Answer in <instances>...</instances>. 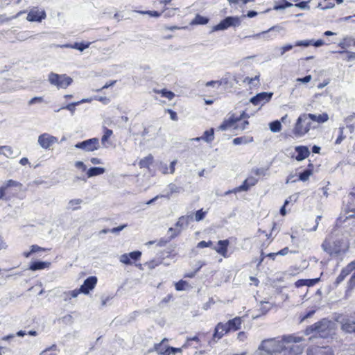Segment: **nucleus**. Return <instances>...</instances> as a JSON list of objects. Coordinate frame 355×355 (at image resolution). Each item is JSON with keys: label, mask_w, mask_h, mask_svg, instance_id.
<instances>
[{"label": "nucleus", "mask_w": 355, "mask_h": 355, "mask_svg": "<svg viewBox=\"0 0 355 355\" xmlns=\"http://www.w3.org/2000/svg\"><path fill=\"white\" fill-rule=\"evenodd\" d=\"M302 337L285 336L281 340L270 338L261 342L258 348L259 355H299L304 347L300 344Z\"/></svg>", "instance_id": "obj_1"}, {"label": "nucleus", "mask_w": 355, "mask_h": 355, "mask_svg": "<svg viewBox=\"0 0 355 355\" xmlns=\"http://www.w3.org/2000/svg\"><path fill=\"white\" fill-rule=\"evenodd\" d=\"M349 243L343 234L331 233L326 236L321 248L332 258L341 257L349 250Z\"/></svg>", "instance_id": "obj_2"}, {"label": "nucleus", "mask_w": 355, "mask_h": 355, "mask_svg": "<svg viewBox=\"0 0 355 355\" xmlns=\"http://www.w3.org/2000/svg\"><path fill=\"white\" fill-rule=\"evenodd\" d=\"M334 329V323L333 322L327 319H322L314 324L308 327L306 329L305 333L308 335L315 332L320 337L325 338L331 334Z\"/></svg>", "instance_id": "obj_3"}, {"label": "nucleus", "mask_w": 355, "mask_h": 355, "mask_svg": "<svg viewBox=\"0 0 355 355\" xmlns=\"http://www.w3.org/2000/svg\"><path fill=\"white\" fill-rule=\"evenodd\" d=\"M51 85L59 89H66L73 83V79L67 74H58L51 72L48 76Z\"/></svg>", "instance_id": "obj_4"}, {"label": "nucleus", "mask_w": 355, "mask_h": 355, "mask_svg": "<svg viewBox=\"0 0 355 355\" xmlns=\"http://www.w3.org/2000/svg\"><path fill=\"white\" fill-rule=\"evenodd\" d=\"M241 24V20L240 17L227 16L223 19L218 24L214 26L211 32L225 31L231 27H239Z\"/></svg>", "instance_id": "obj_5"}, {"label": "nucleus", "mask_w": 355, "mask_h": 355, "mask_svg": "<svg viewBox=\"0 0 355 355\" xmlns=\"http://www.w3.org/2000/svg\"><path fill=\"white\" fill-rule=\"evenodd\" d=\"M78 149H81L85 152H93L100 148L99 139L97 137H93L78 142L74 145Z\"/></svg>", "instance_id": "obj_6"}, {"label": "nucleus", "mask_w": 355, "mask_h": 355, "mask_svg": "<svg viewBox=\"0 0 355 355\" xmlns=\"http://www.w3.org/2000/svg\"><path fill=\"white\" fill-rule=\"evenodd\" d=\"M273 96L272 92H263L257 94L250 99V102L254 105H264L269 102Z\"/></svg>", "instance_id": "obj_7"}, {"label": "nucleus", "mask_w": 355, "mask_h": 355, "mask_svg": "<svg viewBox=\"0 0 355 355\" xmlns=\"http://www.w3.org/2000/svg\"><path fill=\"white\" fill-rule=\"evenodd\" d=\"M282 30V27L277 25V26H273L272 27H270L269 29H268L267 31H262L261 33H257V34H254L252 35H248V36H245V38H254V39H257V38H259L260 37H263L264 39L267 40H273L274 38L276 37V35L275 34H270V33L272 31H277V32H279Z\"/></svg>", "instance_id": "obj_8"}, {"label": "nucleus", "mask_w": 355, "mask_h": 355, "mask_svg": "<svg viewBox=\"0 0 355 355\" xmlns=\"http://www.w3.org/2000/svg\"><path fill=\"white\" fill-rule=\"evenodd\" d=\"M98 279L96 276H89L86 278L83 284L80 286V289L84 295L89 294L90 291L94 290L96 286Z\"/></svg>", "instance_id": "obj_9"}, {"label": "nucleus", "mask_w": 355, "mask_h": 355, "mask_svg": "<svg viewBox=\"0 0 355 355\" xmlns=\"http://www.w3.org/2000/svg\"><path fill=\"white\" fill-rule=\"evenodd\" d=\"M141 257V252L135 250L129 253L123 254L120 257V261L125 265H132L134 262L139 260Z\"/></svg>", "instance_id": "obj_10"}, {"label": "nucleus", "mask_w": 355, "mask_h": 355, "mask_svg": "<svg viewBox=\"0 0 355 355\" xmlns=\"http://www.w3.org/2000/svg\"><path fill=\"white\" fill-rule=\"evenodd\" d=\"M307 121L304 114H301L297 119L293 132L296 137H302L309 132V128L304 129L302 123Z\"/></svg>", "instance_id": "obj_11"}, {"label": "nucleus", "mask_w": 355, "mask_h": 355, "mask_svg": "<svg viewBox=\"0 0 355 355\" xmlns=\"http://www.w3.org/2000/svg\"><path fill=\"white\" fill-rule=\"evenodd\" d=\"M307 355H334L332 349L329 346H311L306 350Z\"/></svg>", "instance_id": "obj_12"}, {"label": "nucleus", "mask_w": 355, "mask_h": 355, "mask_svg": "<svg viewBox=\"0 0 355 355\" xmlns=\"http://www.w3.org/2000/svg\"><path fill=\"white\" fill-rule=\"evenodd\" d=\"M355 269V260L350 262L346 267L342 269L340 273L337 277L334 285L335 286H338L345 279V277L349 275L351 272L354 271Z\"/></svg>", "instance_id": "obj_13"}, {"label": "nucleus", "mask_w": 355, "mask_h": 355, "mask_svg": "<svg viewBox=\"0 0 355 355\" xmlns=\"http://www.w3.org/2000/svg\"><path fill=\"white\" fill-rule=\"evenodd\" d=\"M230 245L228 239L219 240L217 243V245L213 247V249L219 254L223 257H227V248Z\"/></svg>", "instance_id": "obj_14"}, {"label": "nucleus", "mask_w": 355, "mask_h": 355, "mask_svg": "<svg viewBox=\"0 0 355 355\" xmlns=\"http://www.w3.org/2000/svg\"><path fill=\"white\" fill-rule=\"evenodd\" d=\"M295 150L297 153V155L295 157V159L298 162L305 159L310 155V150L306 146H295Z\"/></svg>", "instance_id": "obj_15"}, {"label": "nucleus", "mask_w": 355, "mask_h": 355, "mask_svg": "<svg viewBox=\"0 0 355 355\" xmlns=\"http://www.w3.org/2000/svg\"><path fill=\"white\" fill-rule=\"evenodd\" d=\"M193 220V214H190L185 216H182L178 218V220L175 224V226L179 230L187 228L189 223Z\"/></svg>", "instance_id": "obj_16"}, {"label": "nucleus", "mask_w": 355, "mask_h": 355, "mask_svg": "<svg viewBox=\"0 0 355 355\" xmlns=\"http://www.w3.org/2000/svg\"><path fill=\"white\" fill-rule=\"evenodd\" d=\"M341 329L349 334H355V320L351 318L343 319L341 322Z\"/></svg>", "instance_id": "obj_17"}, {"label": "nucleus", "mask_w": 355, "mask_h": 355, "mask_svg": "<svg viewBox=\"0 0 355 355\" xmlns=\"http://www.w3.org/2000/svg\"><path fill=\"white\" fill-rule=\"evenodd\" d=\"M43 18H44V12H39L37 8L31 10L27 15V20L29 21H42Z\"/></svg>", "instance_id": "obj_18"}, {"label": "nucleus", "mask_w": 355, "mask_h": 355, "mask_svg": "<svg viewBox=\"0 0 355 355\" xmlns=\"http://www.w3.org/2000/svg\"><path fill=\"white\" fill-rule=\"evenodd\" d=\"M306 119H310L313 121H316L319 123H322L326 122L329 119V116L327 113H322L318 115L315 114H304Z\"/></svg>", "instance_id": "obj_19"}, {"label": "nucleus", "mask_w": 355, "mask_h": 355, "mask_svg": "<svg viewBox=\"0 0 355 355\" xmlns=\"http://www.w3.org/2000/svg\"><path fill=\"white\" fill-rule=\"evenodd\" d=\"M105 172V168L100 166H93L90 167L87 171V176L88 178H92L94 176H98L103 174Z\"/></svg>", "instance_id": "obj_20"}, {"label": "nucleus", "mask_w": 355, "mask_h": 355, "mask_svg": "<svg viewBox=\"0 0 355 355\" xmlns=\"http://www.w3.org/2000/svg\"><path fill=\"white\" fill-rule=\"evenodd\" d=\"M229 331L226 325L222 324L220 323L218 324V325L215 328V332L214 334V338L220 339L222 336L226 334Z\"/></svg>", "instance_id": "obj_21"}, {"label": "nucleus", "mask_w": 355, "mask_h": 355, "mask_svg": "<svg viewBox=\"0 0 355 355\" xmlns=\"http://www.w3.org/2000/svg\"><path fill=\"white\" fill-rule=\"evenodd\" d=\"M236 123V119H235V116L232 115L228 119L225 120L218 127V130L225 131L228 128L234 125Z\"/></svg>", "instance_id": "obj_22"}, {"label": "nucleus", "mask_w": 355, "mask_h": 355, "mask_svg": "<svg viewBox=\"0 0 355 355\" xmlns=\"http://www.w3.org/2000/svg\"><path fill=\"white\" fill-rule=\"evenodd\" d=\"M89 99L83 98L79 101L73 102V103L66 105L65 106H62L60 109H66L71 112V115H73L76 110V106L79 105L83 103L89 102Z\"/></svg>", "instance_id": "obj_23"}, {"label": "nucleus", "mask_w": 355, "mask_h": 355, "mask_svg": "<svg viewBox=\"0 0 355 355\" xmlns=\"http://www.w3.org/2000/svg\"><path fill=\"white\" fill-rule=\"evenodd\" d=\"M352 45L355 46V39L351 37H344L338 44L342 49H345Z\"/></svg>", "instance_id": "obj_24"}, {"label": "nucleus", "mask_w": 355, "mask_h": 355, "mask_svg": "<svg viewBox=\"0 0 355 355\" xmlns=\"http://www.w3.org/2000/svg\"><path fill=\"white\" fill-rule=\"evenodd\" d=\"M200 138L207 143L212 142L214 139V128H211L209 130H205Z\"/></svg>", "instance_id": "obj_25"}, {"label": "nucleus", "mask_w": 355, "mask_h": 355, "mask_svg": "<svg viewBox=\"0 0 355 355\" xmlns=\"http://www.w3.org/2000/svg\"><path fill=\"white\" fill-rule=\"evenodd\" d=\"M80 293H82V291H80V289L79 288L72 291L64 292L62 294V297L65 301H67L68 300H71V298L77 297L78 295Z\"/></svg>", "instance_id": "obj_26"}, {"label": "nucleus", "mask_w": 355, "mask_h": 355, "mask_svg": "<svg viewBox=\"0 0 355 355\" xmlns=\"http://www.w3.org/2000/svg\"><path fill=\"white\" fill-rule=\"evenodd\" d=\"M209 21V19L207 17L202 16L199 14H197L194 19L191 22V25H205Z\"/></svg>", "instance_id": "obj_27"}, {"label": "nucleus", "mask_w": 355, "mask_h": 355, "mask_svg": "<svg viewBox=\"0 0 355 355\" xmlns=\"http://www.w3.org/2000/svg\"><path fill=\"white\" fill-rule=\"evenodd\" d=\"M293 4L286 0H280L279 1L277 2L273 9L275 10H284L286 8L293 7Z\"/></svg>", "instance_id": "obj_28"}, {"label": "nucleus", "mask_w": 355, "mask_h": 355, "mask_svg": "<svg viewBox=\"0 0 355 355\" xmlns=\"http://www.w3.org/2000/svg\"><path fill=\"white\" fill-rule=\"evenodd\" d=\"M241 324V320L240 318H235L232 320H230L227 324V328L229 331L230 330H236L240 328Z\"/></svg>", "instance_id": "obj_29"}, {"label": "nucleus", "mask_w": 355, "mask_h": 355, "mask_svg": "<svg viewBox=\"0 0 355 355\" xmlns=\"http://www.w3.org/2000/svg\"><path fill=\"white\" fill-rule=\"evenodd\" d=\"M153 162V156L151 154H149L148 156L145 157L139 161V165L140 168H149Z\"/></svg>", "instance_id": "obj_30"}, {"label": "nucleus", "mask_w": 355, "mask_h": 355, "mask_svg": "<svg viewBox=\"0 0 355 355\" xmlns=\"http://www.w3.org/2000/svg\"><path fill=\"white\" fill-rule=\"evenodd\" d=\"M92 42H74L73 44V49H76L80 52H83L87 48H89L91 45Z\"/></svg>", "instance_id": "obj_31"}, {"label": "nucleus", "mask_w": 355, "mask_h": 355, "mask_svg": "<svg viewBox=\"0 0 355 355\" xmlns=\"http://www.w3.org/2000/svg\"><path fill=\"white\" fill-rule=\"evenodd\" d=\"M282 123L279 120H275L269 123V128L272 132H279L282 130Z\"/></svg>", "instance_id": "obj_32"}, {"label": "nucleus", "mask_w": 355, "mask_h": 355, "mask_svg": "<svg viewBox=\"0 0 355 355\" xmlns=\"http://www.w3.org/2000/svg\"><path fill=\"white\" fill-rule=\"evenodd\" d=\"M335 6L332 0H324L323 2L318 3L317 8L325 10L328 9L333 8Z\"/></svg>", "instance_id": "obj_33"}, {"label": "nucleus", "mask_w": 355, "mask_h": 355, "mask_svg": "<svg viewBox=\"0 0 355 355\" xmlns=\"http://www.w3.org/2000/svg\"><path fill=\"white\" fill-rule=\"evenodd\" d=\"M312 175L311 168H306L303 171L299 173L298 174V180L305 182L306 181L309 177Z\"/></svg>", "instance_id": "obj_34"}, {"label": "nucleus", "mask_w": 355, "mask_h": 355, "mask_svg": "<svg viewBox=\"0 0 355 355\" xmlns=\"http://www.w3.org/2000/svg\"><path fill=\"white\" fill-rule=\"evenodd\" d=\"M335 53H338L339 54H346V57L343 58V59L348 62H351L355 60V52H351L347 50H341L336 51Z\"/></svg>", "instance_id": "obj_35"}, {"label": "nucleus", "mask_w": 355, "mask_h": 355, "mask_svg": "<svg viewBox=\"0 0 355 355\" xmlns=\"http://www.w3.org/2000/svg\"><path fill=\"white\" fill-rule=\"evenodd\" d=\"M253 141V138L251 137L250 139L246 137H236L233 139L232 143L234 145L246 144Z\"/></svg>", "instance_id": "obj_36"}, {"label": "nucleus", "mask_w": 355, "mask_h": 355, "mask_svg": "<svg viewBox=\"0 0 355 355\" xmlns=\"http://www.w3.org/2000/svg\"><path fill=\"white\" fill-rule=\"evenodd\" d=\"M44 250V249H43L42 248H40L36 245H33L31 246V250L29 252H24L23 253V254L25 257L28 258V257H31L35 253H37L39 252H43Z\"/></svg>", "instance_id": "obj_37"}, {"label": "nucleus", "mask_w": 355, "mask_h": 355, "mask_svg": "<svg viewBox=\"0 0 355 355\" xmlns=\"http://www.w3.org/2000/svg\"><path fill=\"white\" fill-rule=\"evenodd\" d=\"M3 155L8 158H12L16 156L13 149L10 146H3Z\"/></svg>", "instance_id": "obj_38"}, {"label": "nucleus", "mask_w": 355, "mask_h": 355, "mask_svg": "<svg viewBox=\"0 0 355 355\" xmlns=\"http://www.w3.org/2000/svg\"><path fill=\"white\" fill-rule=\"evenodd\" d=\"M189 286V283L187 281L182 279L175 284V288L178 291H185Z\"/></svg>", "instance_id": "obj_39"}, {"label": "nucleus", "mask_w": 355, "mask_h": 355, "mask_svg": "<svg viewBox=\"0 0 355 355\" xmlns=\"http://www.w3.org/2000/svg\"><path fill=\"white\" fill-rule=\"evenodd\" d=\"M157 93L160 94L162 97L166 98L168 100H172L175 96V94L167 89H162L158 91Z\"/></svg>", "instance_id": "obj_40"}, {"label": "nucleus", "mask_w": 355, "mask_h": 355, "mask_svg": "<svg viewBox=\"0 0 355 355\" xmlns=\"http://www.w3.org/2000/svg\"><path fill=\"white\" fill-rule=\"evenodd\" d=\"M44 268V262L43 261H33L29 266V269L33 271L37 270H42Z\"/></svg>", "instance_id": "obj_41"}, {"label": "nucleus", "mask_w": 355, "mask_h": 355, "mask_svg": "<svg viewBox=\"0 0 355 355\" xmlns=\"http://www.w3.org/2000/svg\"><path fill=\"white\" fill-rule=\"evenodd\" d=\"M112 134H113V132L112 130L105 128L103 135L101 137L102 144L105 145V142H107L108 141V139H110V137L112 136Z\"/></svg>", "instance_id": "obj_42"}, {"label": "nucleus", "mask_w": 355, "mask_h": 355, "mask_svg": "<svg viewBox=\"0 0 355 355\" xmlns=\"http://www.w3.org/2000/svg\"><path fill=\"white\" fill-rule=\"evenodd\" d=\"M19 186H21V184L19 182L13 180H7L2 185V187H4L6 190L9 187H17Z\"/></svg>", "instance_id": "obj_43"}, {"label": "nucleus", "mask_w": 355, "mask_h": 355, "mask_svg": "<svg viewBox=\"0 0 355 355\" xmlns=\"http://www.w3.org/2000/svg\"><path fill=\"white\" fill-rule=\"evenodd\" d=\"M58 139L55 137L51 136L46 133V149H47L52 144L57 143Z\"/></svg>", "instance_id": "obj_44"}, {"label": "nucleus", "mask_w": 355, "mask_h": 355, "mask_svg": "<svg viewBox=\"0 0 355 355\" xmlns=\"http://www.w3.org/2000/svg\"><path fill=\"white\" fill-rule=\"evenodd\" d=\"M207 214V211H204L203 209H198L195 213V220L197 222L202 220Z\"/></svg>", "instance_id": "obj_45"}, {"label": "nucleus", "mask_w": 355, "mask_h": 355, "mask_svg": "<svg viewBox=\"0 0 355 355\" xmlns=\"http://www.w3.org/2000/svg\"><path fill=\"white\" fill-rule=\"evenodd\" d=\"M250 186L249 185L248 182L246 180H245L243 183L238 187L234 188V191H247L250 189Z\"/></svg>", "instance_id": "obj_46"}, {"label": "nucleus", "mask_w": 355, "mask_h": 355, "mask_svg": "<svg viewBox=\"0 0 355 355\" xmlns=\"http://www.w3.org/2000/svg\"><path fill=\"white\" fill-rule=\"evenodd\" d=\"M311 0L308 1H302L296 3L293 6L300 8L301 10H309L310 6H309V3Z\"/></svg>", "instance_id": "obj_47"}, {"label": "nucleus", "mask_w": 355, "mask_h": 355, "mask_svg": "<svg viewBox=\"0 0 355 355\" xmlns=\"http://www.w3.org/2000/svg\"><path fill=\"white\" fill-rule=\"evenodd\" d=\"M138 12L142 15H148L152 17H159L161 16L162 12H159L157 10H145V11H138Z\"/></svg>", "instance_id": "obj_48"}, {"label": "nucleus", "mask_w": 355, "mask_h": 355, "mask_svg": "<svg viewBox=\"0 0 355 355\" xmlns=\"http://www.w3.org/2000/svg\"><path fill=\"white\" fill-rule=\"evenodd\" d=\"M181 352H182V348H175V347H169L163 353V355H169L171 354H175L176 353H181Z\"/></svg>", "instance_id": "obj_49"}, {"label": "nucleus", "mask_w": 355, "mask_h": 355, "mask_svg": "<svg viewBox=\"0 0 355 355\" xmlns=\"http://www.w3.org/2000/svg\"><path fill=\"white\" fill-rule=\"evenodd\" d=\"M294 46H295V45L291 44H286L284 46H282L281 48H279V51H280L279 56L284 55L285 54V53L293 49V48Z\"/></svg>", "instance_id": "obj_50"}, {"label": "nucleus", "mask_w": 355, "mask_h": 355, "mask_svg": "<svg viewBox=\"0 0 355 355\" xmlns=\"http://www.w3.org/2000/svg\"><path fill=\"white\" fill-rule=\"evenodd\" d=\"M295 46L308 47L311 45V40H297L294 44Z\"/></svg>", "instance_id": "obj_51"}, {"label": "nucleus", "mask_w": 355, "mask_h": 355, "mask_svg": "<svg viewBox=\"0 0 355 355\" xmlns=\"http://www.w3.org/2000/svg\"><path fill=\"white\" fill-rule=\"evenodd\" d=\"M306 286L311 287L318 284L320 281V278H313V279H306Z\"/></svg>", "instance_id": "obj_52"}, {"label": "nucleus", "mask_w": 355, "mask_h": 355, "mask_svg": "<svg viewBox=\"0 0 355 355\" xmlns=\"http://www.w3.org/2000/svg\"><path fill=\"white\" fill-rule=\"evenodd\" d=\"M168 189L170 191V193H180L182 189L180 187H178L175 184L171 183L168 184Z\"/></svg>", "instance_id": "obj_53"}, {"label": "nucleus", "mask_w": 355, "mask_h": 355, "mask_svg": "<svg viewBox=\"0 0 355 355\" xmlns=\"http://www.w3.org/2000/svg\"><path fill=\"white\" fill-rule=\"evenodd\" d=\"M343 127L339 128V135L338 136L337 139H336L335 144H340L341 142L344 140L345 138V136L343 135Z\"/></svg>", "instance_id": "obj_54"}, {"label": "nucleus", "mask_w": 355, "mask_h": 355, "mask_svg": "<svg viewBox=\"0 0 355 355\" xmlns=\"http://www.w3.org/2000/svg\"><path fill=\"white\" fill-rule=\"evenodd\" d=\"M268 170V168H255V169H253V171L254 173H255L256 175H266V172Z\"/></svg>", "instance_id": "obj_55"}, {"label": "nucleus", "mask_w": 355, "mask_h": 355, "mask_svg": "<svg viewBox=\"0 0 355 355\" xmlns=\"http://www.w3.org/2000/svg\"><path fill=\"white\" fill-rule=\"evenodd\" d=\"M128 226L127 224H123L118 227L110 229V232L113 234H119L121 231L124 230Z\"/></svg>", "instance_id": "obj_56"}, {"label": "nucleus", "mask_w": 355, "mask_h": 355, "mask_svg": "<svg viewBox=\"0 0 355 355\" xmlns=\"http://www.w3.org/2000/svg\"><path fill=\"white\" fill-rule=\"evenodd\" d=\"M212 245H213V243L211 241H201L198 243L197 247L198 248H207V247H211Z\"/></svg>", "instance_id": "obj_57"}, {"label": "nucleus", "mask_w": 355, "mask_h": 355, "mask_svg": "<svg viewBox=\"0 0 355 355\" xmlns=\"http://www.w3.org/2000/svg\"><path fill=\"white\" fill-rule=\"evenodd\" d=\"M164 13L165 17H171L175 15V8H165L163 12Z\"/></svg>", "instance_id": "obj_58"}, {"label": "nucleus", "mask_w": 355, "mask_h": 355, "mask_svg": "<svg viewBox=\"0 0 355 355\" xmlns=\"http://www.w3.org/2000/svg\"><path fill=\"white\" fill-rule=\"evenodd\" d=\"M312 79V76L311 75H306L302 78H297L296 79V81L298 82V83H309Z\"/></svg>", "instance_id": "obj_59"}, {"label": "nucleus", "mask_w": 355, "mask_h": 355, "mask_svg": "<svg viewBox=\"0 0 355 355\" xmlns=\"http://www.w3.org/2000/svg\"><path fill=\"white\" fill-rule=\"evenodd\" d=\"M168 232H173L172 234L169 237V240H172L173 239L175 238L178 235L180 234V233L181 232V230H177L173 227H170L168 229Z\"/></svg>", "instance_id": "obj_60"}, {"label": "nucleus", "mask_w": 355, "mask_h": 355, "mask_svg": "<svg viewBox=\"0 0 355 355\" xmlns=\"http://www.w3.org/2000/svg\"><path fill=\"white\" fill-rule=\"evenodd\" d=\"M355 287V269L353 271V274L351 276L348 282V288L352 289Z\"/></svg>", "instance_id": "obj_61"}, {"label": "nucleus", "mask_w": 355, "mask_h": 355, "mask_svg": "<svg viewBox=\"0 0 355 355\" xmlns=\"http://www.w3.org/2000/svg\"><path fill=\"white\" fill-rule=\"evenodd\" d=\"M30 37H31V35H30L29 32H26V31L21 32V33H19L17 34V39L21 41L25 40Z\"/></svg>", "instance_id": "obj_62"}, {"label": "nucleus", "mask_w": 355, "mask_h": 355, "mask_svg": "<svg viewBox=\"0 0 355 355\" xmlns=\"http://www.w3.org/2000/svg\"><path fill=\"white\" fill-rule=\"evenodd\" d=\"M324 44V41L322 39H319L317 40H315L313 39L311 40V45L317 48L323 46Z\"/></svg>", "instance_id": "obj_63"}, {"label": "nucleus", "mask_w": 355, "mask_h": 355, "mask_svg": "<svg viewBox=\"0 0 355 355\" xmlns=\"http://www.w3.org/2000/svg\"><path fill=\"white\" fill-rule=\"evenodd\" d=\"M202 266V264H201L200 266H198L194 271L189 272V273H186L184 275V278H193V277H194L196 274L200 270Z\"/></svg>", "instance_id": "obj_64"}]
</instances>
